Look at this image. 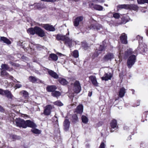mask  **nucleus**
<instances>
[{
    "label": "nucleus",
    "instance_id": "1",
    "mask_svg": "<svg viewBox=\"0 0 148 148\" xmlns=\"http://www.w3.org/2000/svg\"><path fill=\"white\" fill-rule=\"evenodd\" d=\"M136 39L138 40L139 43V46L138 49L142 53H143L147 51L146 45L144 43H143V38L139 35H137L136 37Z\"/></svg>",
    "mask_w": 148,
    "mask_h": 148
},
{
    "label": "nucleus",
    "instance_id": "2",
    "mask_svg": "<svg viewBox=\"0 0 148 148\" xmlns=\"http://www.w3.org/2000/svg\"><path fill=\"white\" fill-rule=\"evenodd\" d=\"M136 60V57L134 55H132L130 56L128 58L127 65L129 68H131L134 64Z\"/></svg>",
    "mask_w": 148,
    "mask_h": 148
},
{
    "label": "nucleus",
    "instance_id": "3",
    "mask_svg": "<svg viewBox=\"0 0 148 148\" xmlns=\"http://www.w3.org/2000/svg\"><path fill=\"white\" fill-rule=\"evenodd\" d=\"M15 122L17 126L26 128V125L25 124V121L23 119L20 118H17L15 119Z\"/></svg>",
    "mask_w": 148,
    "mask_h": 148
},
{
    "label": "nucleus",
    "instance_id": "4",
    "mask_svg": "<svg viewBox=\"0 0 148 148\" xmlns=\"http://www.w3.org/2000/svg\"><path fill=\"white\" fill-rule=\"evenodd\" d=\"M73 90L74 92L76 93H79L81 90V87L79 82L76 81L73 84Z\"/></svg>",
    "mask_w": 148,
    "mask_h": 148
},
{
    "label": "nucleus",
    "instance_id": "5",
    "mask_svg": "<svg viewBox=\"0 0 148 148\" xmlns=\"http://www.w3.org/2000/svg\"><path fill=\"white\" fill-rule=\"evenodd\" d=\"M66 38L64 41V44L66 45L71 48L74 45L75 42L71 39L69 38L68 36Z\"/></svg>",
    "mask_w": 148,
    "mask_h": 148
},
{
    "label": "nucleus",
    "instance_id": "6",
    "mask_svg": "<svg viewBox=\"0 0 148 148\" xmlns=\"http://www.w3.org/2000/svg\"><path fill=\"white\" fill-rule=\"evenodd\" d=\"M89 5L90 8H93L97 10L102 11L103 9V7L102 6L97 4H94L92 3L89 4Z\"/></svg>",
    "mask_w": 148,
    "mask_h": 148
},
{
    "label": "nucleus",
    "instance_id": "7",
    "mask_svg": "<svg viewBox=\"0 0 148 148\" xmlns=\"http://www.w3.org/2000/svg\"><path fill=\"white\" fill-rule=\"evenodd\" d=\"M88 28L90 29L100 30L102 28L101 25L96 23L92 24L90 26L88 27Z\"/></svg>",
    "mask_w": 148,
    "mask_h": 148
},
{
    "label": "nucleus",
    "instance_id": "8",
    "mask_svg": "<svg viewBox=\"0 0 148 148\" xmlns=\"http://www.w3.org/2000/svg\"><path fill=\"white\" fill-rule=\"evenodd\" d=\"M35 31L36 34L38 35L41 37H43L45 36V33L44 31L41 28L38 27H35Z\"/></svg>",
    "mask_w": 148,
    "mask_h": 148
},
{
    "label": "nucleus",
    "instance_id": "9",
    "mask_svg": "<svg viewBox=\"0 0 148 148\" xmlns=\"http://www.w3.org/2000/svg\"><path fill=\"white\" fill-rule=\"evenodd\" d=\"M42 27L47 31L54 32L55 30V27L52 25L49 24L43 25Z\"/></svg>",
    "mask_w": 148,
    "mask_h": 148
},
{
    "label": "nucleus",
    "instance_id": "10",
    "mask_svg": "<svg viewBox=\"0 0 148 148\" xmlns=\"http://www.w3.org/2000/svg\"><path fill=\"white\" fill-rule=\"evenodd\" d=\"M52 108V106L50 105H47L45 107L43 112V114L46 115H49L51 113V111Z\"/></svg>",
    "mask_w": 148,
    "mask_h": 148
},
{
    "label": "nucleus",
    "instance_id": "11",
    "mask_svg": "<svg viewBox=\"0 0 148 148\" xmlns=\"http://www.w3.org/2000/svg\"><path fill=\"white\" fill-rule=\"evenodd\" d=\"M114 54L112 53H109L104 56L103 58V60L104 61H107L111 60L114 58Z\"/></svg>",
    "mask_w": 148,
    "mask_h": 148
},
{
    "label": "nucleus",
    "instance_id": "12",
    "mask_svg": "<svg viewBox=\"0 0 148 148\" xmlns=\"http://www.w3.org/2000/svg\"><path fill=\"white\" fill-rule=\"evenodd\" d=\"M121 42L124 44H127V36L125 33H122L120 37Z\"/></svg>",
    "mask_w": 148,
    "mask_h": 148
},
{
    "label": "nucleus",
    "instance_id": "13",
    "mask_svg": "<svg viewBox=\"0 0 148 148\" xmlns=\"http://www.w3.org/2000/svg\"><path fill=\"white\" fill-rule=\"evenodd\" d=\"M112 76V75L111 73H106L103 76L101 77V79L102 80L105 81L111 79Z\"/></svg>",
    "mask_w": 148,
    "mask_h": 148
},
{
    "label": "nucleus",
    "instance_id": "14",
    "mask_svg": "<svg viewBox=\"0 0 148 148\" xmlns=\"http://www.w3.org/2000/svg\"><path fill=\"white\" fill-rule=\"evenodd\" d=\"M110 126L111 128L110 129V131L112 132L114 131V130H113V129H114L115 128L117 127L118 126L117 124V121L116 120L114 119L110 123Z\"/></svg>",
    "mask_w": 148,
    "mask_h": 148
},
{
    "label": "nucleus",
    "instance_id": "15",
    "mask_svg": "<svg viewBox=\"0 0 148 148\" xmlns=\"http://www.w3.org/2000/svg\"><path fill=\"white\" fill-rule=\"evenodd\" d=\"M25 125L26 128L27 127H29L32 128L35 127H36V125L33 122L28 120L25 121Z\"/></svg>",
    "mask_w": 148,
    "mask_h": 148
},
{
    "label": "nucleus",
    "instance_id": "16",
    "mask_svg": "<svg viewBox=\"0 0 148 148\" xmlns=\"http://www.w3.org/2000/svg\"><path fill=\"white\" fill-rule=\"evenodd\" d=\"M89 79L92 84L95 86H98V83L97 82L96 77L95 76L91 75L89 77Z\"/></svg>",
    "mask_w": 148,
    "mask_h": 148
},
{
    "label": "nucleus",
    "instance_id": "17",
    "mask_svg": "<svg viewBox=\"0 0 148 148\" xmlns=\"http://www.w3.org/2000/svg\"><path fill=\"white\" fill-rule=\"evenodd\" d=\"M83 20V17L82 16H80L76 18L74 22V25L75 27L78 26L80 22Z\"/></svg>",
    "mask_w": 148,
    "mask_h": 148
},
{
    "label": "nucleus",
    "instance_id": "18",
    "mask_svg": "<svg viewBox=\"0 0 148 148\" xmlns=\"http://www.w3.org/2000/svg\"><path fill=\"white\" fill-rule=\"evenodd\" d=\"M70 123L68 119H66L63 122L64 129L66 131L69 129Z\"/></svg>",
    "mask_w": 148,
    "mask_h": 148
},
{
    "label": "nucleus",
    "instance_id": "19",
    "mask_svg": "<svg viewBox=\"0 0 148 148\" xmlns=\"http://www.w3.org/2000/svg\"><path fill=\"white\" fill-rule=\"evenodd\" d=\"M69 32L68 33V34H66V35H63L62 34H58L57 36L56 39L58 40H62L65 41V40H66V38L67 36V35H69Z\"/></svg>",
    "mask_w": 148,
    "mask_h": 148
},
{
    "label": "nucleus",
    "instance_id": "20",
    "mask_svg": "<svg viewBox=\"0 0 148 148\" xmlns=\"http://www.w3.org/2000/svg\"><path fill=\"white\" fill-rule=\"evenodd\" d=\"M104 42H103V44ZM105 48V46L104 45H100V47L99 48V49H97L96 51V53L97 54L95 55V53L94 55L96 56H97L99 55V54L100 53L101 51H102L104 50Z\"/></svg>",
    "mask_w": 148,
    "mask_h": 148
},
{
    "label": "nucleus",
    "instance_id": "21",
    "mask_svg": "<svg viewBox=\"0 0 148 148\" xmlns=\"http://www.w3.org/2000/svg\"><path fill=\"white\" fill-rule=\"evenodd\" d=\"M48 73L51 76L55 79H57L59 77L58 75L56 72L51 70H49Z\"/></svg>",
    "mask_w": 148,
    "mask_h": 148
},
{
    "label": "nucleus",
    "instance_id": "22",
    "mask_svg": "<svg viewBox=\"0 0 148 148\" xmlns=\"http://www.w3.org/2000/svg\"><path fill=\"white\" fill-rule=\"evenodd\" d=\"M128 4L119 5L117 6V10L118 11L120 9H123L128 10Z\"/></svg>",
    "mask_w": 148,
    "mask_h": 148
},
{
    "label": "nucleus",
    "instance_id": "23",
    "mask_svg": "<svg viewBox=\"0 0 148 148\" xmlns=\"http://www.w3.org/2000/svg\"><path fill=\"white\" fill-rule=\"evenodd\" d=\"M4 95L6 96L8 98L12 99L13 96L10 92L8 90H4Z\"/></svg>",
    "mask_w": 148,
    "mask_h": 148
},
{
    "label": "nucleus",
    "instance_id": "24",
    "mask_svg": "<svg viewBox=\"0 0 148 148\" xmlns=\"http://www.w3.org/2000/svg\"><path fill=\"white\" fill-rule=\"evenodd\" d=\"M56 88L57 87L56 86L53 85L47 86L46 89L48 91L51 92H54Z\"/></svg>",
    "mask_w": 148,
    "mask_h": 148
},
{
    "label": "nucleus",
    "instance_id": "25",
    "mask_svg": "<svg viewBox=\"0 0 148 148\" xmlns=\"http://www.w3.org/2000/svg\"><path fill=\"white\" fill-rule=\"evenodd\" d=\"M138 6L135 4H128V10H133L136 11L138 10Z\"/></svg>",
    "mask_w": 148,
    "mask_h": 148
},
{
    "label": "nucleus",
    "instance_id": "26",
    "mask_svg": "<svg viewBox=\"0 0 148 148\" xmlns=\"http://www.w3.org/2000/svg\"><path fill=\"white\" fill-rule=\"evenodd\" d=\"M1 41L8 45L10 44L11 43V41L8 39L4 37H0V41Z\"/></svg>",
    "mask_w": 148,
    "mask_h": 148
},
{
    "label": "nucleus",
    "instance_id": "27",
    "mask_svg": "<svg viewBox=\"0 0 148 148\" xmlns=\"http://www.w3.org/2000/svg\"><path fill=\"white\" fill-rule=\"evenodd\" d=\"M19 94L25 98H27L29 96L28 92L25 90L21 91L19 93Z\"/></svg>",
    "mask_w": 148,
    "mask_h": 148
},
{
    "label": "nucleus",
    "instance_id": "28",
    "mask_svg": "<svg viewBox=\"0 0 148 148\" xmlns=\"http://www.w3.org/2000/svg\"><path fill=\"white\" fill-rule=\"evenodd\" d=\"M83 106L82 105H79L77 107L75 111L77 113L81 114L83 112Z\"/></svg>",
    "mask_w": 148,
    "mask_h": 148
},
{
    "label": "nucleus",
    "instance_id": "29",
    "mask_svg": "<svg viewBox=\"0 0 148 148\" xmlns=\"http://www.w3.org/2000/svg\"><path fill=\"white\" fill-rule=\"evenodd\" d=\"M60 83L62 85H65L68 83V82L64 78H60L58 80Z\"/></svg>",
    "mask_w": 148,
    "mask_h": 148
},
{
    "label": "nucleus",
    "instance_id": "30",
    "mask_svg": "<svg viewBox=\"0 0 148 148\" xmlns=\"http://www.w3.org/2000/svg\"><path fill=\"white\" fill-rule=\"evenodd\" d=\"M125 93V89L124 88H122L120 89L119 91V95L120 97H123Z\"/></svg>",
    "mask_w": 148,
    "mask_h": 148
},
{
    "label": "nucleus",
    "instance_id": "31",
    "mask_svg": "<svg viewBox=\"0 0 148 148\" xmlns=\"http://www.w3.org/2000/svg\"><path fill=\"white\" fill-rule=\"evenodd\" d=\"M27 31L28 33L30 34L34 35L35 33L36 34V31H35V27L34 29L32 28H29L27 30Z\"/></svg>",
    "mask_w": 148,
    "mask_h": 148
},
{
    "label": "nucleus",
    "instance_id": "32",
    "mask_svg": "<svg viewBox=\"0 0 148 148\" xmlns=\"http://www.w3.org/2000/svg\"><path fill=\"white\" fill-rule=\"evenodd\" d=\"M52 96L53 97H58L61 95L60 92L56 91H54L51 93Z\"/></svg>",
    "mask_w": 148,
    "mask_h": 148
},
{
    "label": "nucleus",
    "instance_id": "33",
    "mask_svg": "<svg viewBox=\"0 0 148 148\" xmlns=\"http://www.w3.org/2000/svg\"><path fill=\"white\" fill-rule=\"evenodd\" d=\"M35 127L32 128L31 129V131L34 134H40L41 132L40 130L37 129L35 128Z\"/></svg>",
    "mask_w": 148,
    "mask_h": 148
},
{
    "label": "nucleus",
    "instance_id": "34",
    "mask_svg": "<svg viewBox=\"0 0 148 148\" xmlns=\"http://www.w3.org/2000/svg\"><path fill=\"white\" fill-rule=\"evenodd\" d=\"M49 58H51L53 60L56 61L58 59L57 56L55 54L52 53L50 55Z\"/></svg>",
    "mask_w": 148,
    "mask_h": 148
},
{
    "label": "nucleus",
    "instance_id": "35",
    "mask_svg": "<svg viewBox=\"0 0 148 148\" xmlns=\"http://www.w3.org/2000/svg\"><path fill=\"white\" fill-rule=\"evenodd\" d=\"M1 67V69L5 70V71L8 70L10 68L9 67L7 64H2Z\"/></svg>",
    "mask_w": 148,
    "mask_h": 148
},
{
    "label": "nucleus",
    "instance_id": "36",
    "mask_svg": "<svg viewBox=\"0 0 148 148\" xmlns=\"http://www.w3.org/2000/svg\"><path fill=\"white\" fill-rule=\"evenodd\" d=\"M29 79L30 81L33 83H35L36 82L39 80L38 79L36 78L35 77L33 76L29 77Z\"/></svg>",
    "mask_w": 148,
    "mask_h": 148
},
{
    "label": "nucleus",
    "instance_id": "37",
    "mask_svg": "<svg viewBox=\"0 0 148 148\" xmlns=\"http://www.w3.org/2000/svg\"><path fill=\"white\" fill-rule=\"evenodd\" d=\"M72 55L75 58H77L79 57V52L77 50H75L73 52Z\"/></svg>",
    "mask_w": 148,
    "mask_h": 148
},
{
    "label": "nucleus",
    "instance_id": "38",
    "mask_svg": "<svg viewBox=\"0 0 148 148\" xmlns=\"http://www.w3.org/2000/svg\"><path fill=\"white\" fill-rule=\"evenodd\" d=\"M82 122L84 123H86L88 122V119L85 116H82Z\"/></svg>",
    "mask_w": 148,
    "mask_h": 148
},
{
    "label": "nucleus",
    "instance_id": "39",
    "mask_svg": "<svg viewBox=\"0 0 148 148\" xmlns=\"http://www.w3.org/2000/svg\"><path fill=\"white\" fill-rule=\"evenodd\" d=\"M1 75L2 76H5L8 77L9 76V74L5 70L1 71Z\"/></svg>",
    "mask_w": 148,
    "mask_h": 148
},
{
    "label": "nucleus",
    "instance_id": "40",
    "mask_svg": "<svg viewBox=\"0 0 148 148\" xmlns=\"http://www.w3.org/2000/svg\"><path fill=\"white\" fill-rule=\"evenodd\" d=\"M78 120L77 116L76 114L73 115L72 116V121L74 122H77Z\"/></svg>",
    "mask_w": 148,
    "mask_h": 148
},
{
    "label": "nucleus",
    "instance_id": "41",
    "mask_svg": "<svg viewBox=\"0 0 148 148\" xmlns=\"http://www.w3.org/2000/svg\"><path fill=\"white\" fill-rule=\"evenodd\" d=\"M53 104L55 105L59 106H62L63 105V104L61 102L59 101L54 102Z\"/></svg>",
    "mask_w": 148,
    "mask_h": 148
},
{
    "label": "nucleus",
    "instance_id": "42",
    "mask_svg": "<svg viewBox=\"0 0 148 148\" xmlns=\"http://www.w3.org/2000/svg\"><path fill=\"white\" fill-rule=\"evenodd\" d=\"M113 17L116 19H118L120 17L119 14L118 13H115L113 14Z\"/></svg>",
    "mask_w": 148,
    "mask_h": 148
},
{
    "label": "nucleus",
    "instance_id": "43",
    "mask_svg": "<svg viewBox=\"0 0 148 148\" xmlns=\"http://www.w3.org/2000/svg\"><path fill=\"white\" fill-rule=\"evenodd\" d=\"M92 1L95 3H101L104 2L105 1L104 0H91Z\"/></svg>",
    "mask_w": 148,
    "mask_h": 148
},
{
    "label": "nucleus",
    "instance_id": "44",
    "mask_svg": "<svg viewBox=\"0 0 148 148\" xmlns=\"http://www.w3.org/2000/svg\"><path fill=\"white\" fill-rule=\"evenodd\" d=\"M131 54V51L130 50H127L125 51V56H127Z\"/></svg>",
    "mask_w": 148,
    "mask_h": 148
},
{
    "label": "nucleus",
    "instance_id": "45",
    "mask_svg": "<svg viewBox=\"0 0 148 148\" xmlns=\"http://www.w3.org/2000/svg\"><path fill=\"white\" fill-rule=\"evenodd\" d=\"M137 1L139 4H143L145 3V0H137Z\"/></svg>",
    "mask_w": 148,
    "mask_h": 148
},
{
    "label": "nucleus",
    "instance_id": "46",
    "mask_svg": "<svg viewBox=\"0 0 148 148\" xmlns=\"http://www.w3.org/2000/svg\"><path fill=\"white\" fill-rule=\"evenodd\" d=\"M123 48H122L121 49L119 50V56H121L122 54L123 53Z\"/></svg>",
    "mask_w": 148,
    "mask_h": 148
},
{
    "label": "nucleus",
    "instance_id": "47",
    "mask_svg": "<svg viewBox=\"0 0 148 148\" xmlns=\"http://www.w3.org/2000/svg\"><path fill=\"white\" fill-rule=\"evenodd\" d=\"M22 86L21 84H16L15 85V89L17 88H19L22 87Z\"/></svg>",
    "mask_w": 148,
    "mask_h": 148
},
{
    "label": "nucleus",
    "instance_id": "48",
    "mask_svg": "<svg viewBox=\"0 0 148 148\" xmlns=\"http://www.w3.org/2000/svg\"><path fill=\"white\" fill-rule=\"evenodd\" d=\"M105 144L103 142H102L101 143V144L99 147V148H105Z\"/></svg>",
    "mask_w": 148,
    "mask_h": 148
},
{
    "label": "nucleus",
    "instance_id": "49",
    "mask_svg": "<svg viewBox=\"0 0 148 148\" xmlns=\"http://www.w3.org/2000/svg\"><path fill=\"white\" fill-rule=\"evenodd\" d=\"M4 91V90H3L2 89L0 88V95H3Z\"/></svg>",
    "mask_w": 148,
    "mask_h": 148
},
{
    "label": "nucleus",
    "instance_id": "50",
    "mask_svg": "<svg viewBox=\"0 0 148 148\" xmlns=\"http://www.w3.org/2000/svg\"><path fill=\"white\" fill-rule=\"evenodd\" d=\"M9 63L10 64H11L12 65L14 66H17V65H16V64L15 63H14L12 62H9Z\"/></svg>",
    "mask_w": 148,
    "mask_h": 148
},
{
    "label": "nucleus",
    "instance_id": "51",
    "mask_svg": "<svg viewBox=\"0 0 148 148\" xmlns=\"http://www.w3.org/2000/svg\"><path fill=\"white\" fill-rule=\"evenodd\" d=\"M82 46L84 47V48H86L87 47V44L86 43H85L84 44L83 43L82 44Z\"/></svg>",
    "mask_w": 148,
    "mask_h": 148
},
{
    "label": "nucleus",
    "instance_id": "52",
    "mask_svg": "<svg viewBox=\"0 0 148 148\" xmlns=\"http://www.w3.org/2000/svg\"><path fill=\"white\" fill-rule=\"evenodd\" d=\"M56 0H47V2H54Z\"/></svg>",
    "mask_w": 148,
    "mask_h": 148
},
{
    "label": "nucleus",
    "instance_id": "53",
    "mask_svg": "<svg viewBox=\"0 0 148 148\" xmlns=\"http://www.w3.org/2000/svg\"><path fill=\"white\" fill-rule=\"evenodd\" d=\"M3 108L0 106V111L3 112Z\"/></svg>",
    "mask_w": 148,
    "mask_h": 148
},
{
    "label": "nucleus",
    "instance_id": "54",
    "mask_svg": "<svg viewBox=\"0 0 148 148\" xmlns=\"http://www.w3.org/2000/svg\"><path fill=\"white\" fill-rule=\"evenodd\" d=\"M92 95V92H89L88 95L89 97H91Z\"/></svg>",
    "mask_w": 148,
    "mask_h": 148
},
{
    "label": "nucleus",
    "instance_id": "55",
    "mask_svg": "<svg viewBox=\"0 0 148 148\" xmlns=\"http://www.w3.org/2000/svg\"><path fill=\"white\" fill-rule=\"evenodd\" d=\"M9 77L10 79H12L14 78L12 76H8V77Z\"/></svg>",
    "mask_w": 148,
    "mask_h": 148
},
{
    "label": "nucleus",
    "instance_id": "56",
    "mask_svg": "<svg viewBox=\"0 0 148 148\" xmlns=\"http://www.w3.org/2000/svg\"><path fill=\"white\" fill-rule=\"evenodd\" d=\"M145 3H148V0H145Z\"/></svg>",
    "mask_w": 148,
    "mask_h": 148
},
{
    "label": "nucleus",
    "instance_id": "57",
    "mask_svg": "<svg viewBox=\"0 0 148 148\" xmlns=\"http://www.w3.org/2000/svg\"><path fill=\"white\" fill-rule=\"evenodd\" d=\"M108 16H110V15H111V16H112V13H109L108 14Z\"/></svg>",
    "mask_w": 148,
    "mask_h": 148
},
{
    "label": "nucleus",
    "instance_id": "58",
    "mask_svg": "<svg viewBox=\"0 0 148 148\" xmlns=\"http://www.w3.org/2000/svg\"><path fill=\"white\" fill-rule=\"evenodd\" d=\"M146 34H147V35L148 36V29L147 30V31Z\"/></svg>",
    "mask_w": 148,
    "mask_h": 148
},
{
    "label": "nucleus",
    "instance_id": "59",
    "mask_svg": "<svg viewBox=\"0 0 148 148\" xmlns=\"http://www.w3.org/2000/svg\"><path fill=\"white\" fill-rule=\"evenodd\" d=\"M17 137V136H16L15 135V136H13V138H15Z\"/></svg>",
    "mask_w": 148,
    "mask_h": 148
},
{
    "label": "nucleus",
    "instance_id": "60",
    "mask_svg": "<svg viewBox=\"0 0 148 148\" xmlns=\"http://www.w3.org/2000/svg\"><path fill=\"white\" fill-rule=\"evenodd\" d=\"M128 140H130L131 139V137L130 136L128 138Z\"/></svg>",
    "mask_w": 148,
    "mask_h": 148
},
{
    "label": "nucleus",
    "instance_id": "61",
    "mask_svg": "<svg viewBox=\"0 0 148 148\" xmlns=\"http://www.w3.org/2000/svg\"><path fill=\"white\" fill-rule=\"evenodd\" d=\"M41 0L42 1H47V0Z\"/></svg>",
    "mask_w": 148,
    "mask_h": 148
},
{
    "label": "nucleus",
    "instance_id": "62",
    "mask_svg": "<svg viewBox=\"0 0 148 148\" xmlns=\"http://www.w3.org/2000/svg\"><path fill=\"white\" fill-rule=\"evenodd\" d=\"M132 90V91H133L132 93H133V94H134V90Z\"/></svg>",
    "mask_w": 148,
    "mask_h": 148
},
{
    "label": "nucleus",
    "instance_id": "63",
    "mask_svg": "<svg viewBox=\"0 0 148 148\" xmlns=\"http://www.w3.org/2000/svg\"><path fill=\"white\" fill-rule=\"evenodd\" d=\"M104 5H105V6H107H107H108V5H107V4H104Z\"/></svg>",
    "mask_w": 148,
    "mask_h": 148
},
{
    "label": "nucleus",
    "instance_id": "64",
    "mask_svg": "<svg viewBox=\"0 0 148 148\" xmlns=\"http://www.w3.org/2000/svg\"><path fill=\"white\" fill-rule=\"evenodd\" d=\"M16 82H18V83H20V82H18V81H17V80H16Z\"/></svg>",
    "mask_w": 148,
    "mask_h": 148
}]
</instances>
